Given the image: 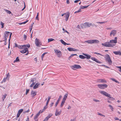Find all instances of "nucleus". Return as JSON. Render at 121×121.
<instances>
[{"label":"nucleus","instance_id":"obj_48","mask_svg":"<svg viewBox=\"0 0 121 121\" xmlns=\"http://www.w3.org/2000/svg\"><path fill=\"white\" fill-rule=\"evenodd\" d=\"M7 78H4L2 82L1 83H2L3 82H5Z\"/></svg>","mask_w":121,"mask_h":121},{"label":"nucleus","instance_id":"obj_31","mask_svg":"<svg viewBox=\"0 0 121 121\" xmlns=\"http://www.w3.org/2000/svg\"><path fill=\"white\" fill-rule=\"evenodd\" d=\"M65 101L63 100H62L61 104L60 105V107H62L64 105L65 103Z\"/></svg>","mask_w":121,"mask_h":121},{"label":"nucleus","instance_id":"obj_64","mask_svg":"<svg viewBox=\"0 0 121 121\" xmlns=\"http://www.w3.org/2000/svg\"><path fill=\"white\" fill-rule=\"evenodd\" d=\"M71 121H76V119L75 118L73 119H71Z\"/></svg>","mask_w":121,"mask_h":121},{"label":"nucleus","instance_id":"obj_35","mask_svg":"<svg viewBox=\"0 0 121 121\" xmlns=\"http://www.w3.org/2000/svg\"><path fill=\"white\" fill-rule=\"evenodd\" d=\"M79 57L80 58L82 59H84L86 58V57L82 55H79Z\"/></svg>","mask_w":121,"mask_h":121},{"label":"nucleus","instance_id":"obj_34","mask_svg":"<svg viewBox=\"0 0 121 121\" xmlns=\"http://www.w3.org/2000/svg\"><path fill=\"white\" fill-rule=\"evenodd\" d=\"M60 41L61 42L62 44H63L64 45H65L66 43L62 39H61Z\"/></svg>","mask_w":121,"mask_h":121},{"label":"nucleus","instance_id":"obj_52","mask_svg":"<svg viewBox=\"0 0 121 121\" xmlns=\"http://www.w3.org/2000/svg\"><path fill=\"white\" fill-rule=\"evenodd\" d=\"M52 114L51 113H50L49 114L48 116H47L49 118H50L52 116Z\"/></svg>","mask_w":121,"mask_h":121},{"label":"nucleus","instance_id":"obj_51","mask_svg":"<svg viewBox=\"0 0 121 121\" xmlns=\"http://www.w3.org/2000/svg\"><path fill=\"white\" fill-rule=\"evenodd\" d=\"M80 9L74 12V13H79V12L81 11Z\"/></svg>","mask_w":121,"mask_h":121},{"label":"nucleus","instance_id":"obj_29","mask_svg":"<svg viewBox=\"0 0 121 121\" xmlns=\"http://www.w3.org/2000/svg\"><path fill=\"white\" fill-rule=\"evenodd\" d=\"M110 79L112 80L115 82L117 83H119V82L117 80H116V79H115L113 78H110Z\"/></svg>","mask_w":121,"mask_h":121},{"label":"nucleus","instance_id":"obj_39","mask_svg":"<svg viewBox=\"0 0 121 121\" xmlns=\"http://www.w3.org/2000/svg\"><path fill=\"white\" fill-rule=\"evenodd\" d=\"M39 15V13L38 12L37 13V15L35 17V19L37 20H39V18H38V16Z\"/></svg>","mask_w":121,"mask_h":121},{"label":"nucleus","instance_id":"obj_10","mask_svg":"<svg viewBox=\"0 0 121 121\" xmlns=\"http://www.w3.org/2000/svg\"><path fill=\"white\" fill-rule=\"evenodd\" d=\"M23 49V50L20 51V52L22 53H25L28 51V49L26 47H25Z\"/></svg>","mask_w":121,"mask_h":121},{"label":"nucleus","instance_id":"obj_30","mask_svg":"<svg viewBox=\"0 0 121 121\" xmlns=\"http://www.w3.org/2000/svg\"><path fill=\"white\" fill-rule=\"evenodd\" d=\"M90 5H89L87 6H81L80 7V9H83L85 8H87V7H88Z\"/></svg>","mask_w":121,"mask_h":121},{"label":"nucleus","instance_id":"obj_61","mask_svg":"<svg viewBox=\"0 0 121 121\" xmlns=\"http://www.w3.org/2000/svg\"><path fill=\"white\" fill-rule=\"evenodd\" d=\"M114 119L115 120H119V119L118 118L116 117H114Z\"/></svg>","mask_w":121,"mask_h":121},{"label":"nucleus","instance_id":"obj_62","mask_svg":"<svg viewBox=\"0 0 121 121\" xmlns=\"http://www.w3.org/2000/svg\"><path fill=\"white\" fill-rule=\"evenodd\" d=\"M24 8L22 9V11L25 8L26 5H25V2H24Z\"/></svg>","mask_w":121,"mask_h":121},{"label":"nucleus","instance_id":"obj_23","mask_svg":"<svg viewBox=\"0 0 121 121\" xmlns=\"http://www.w3.org/2000/svg\"><path fill=\"white\" fill-rule=\"evenodd\" d=\"M82 54L86 56V58L88 59H89L91 58V56L89 55H88L84 53H83Z\"/></svg>","mask_w":121,"mask_h":121},{"label":"nucleus","instance_id":"obj_41","mask_svg":"<svg viewBox=\"0 0 121 121\" xmlns=\"http://www.w3.org/2000/svg\"><path fill=\"white\" fill-rule=\"evenodd\" d=\"M23 109H21L19 110L18 113L20 114L23 112Z\"/></svg>","mask_w":121,"mask_h":121},{"label":"nucleus","instance_id":"obj_59","mask_svg":"<svg viewBox=\"0 0 121 121\" xmlns=\"http://www.w3.org/2000/svg\"><path fill=\"white\" fill-rule=\"evenodd\" d=\"M12 33H10V36H9V42H10V39H11V35H12Z\"/></svg>","mask_w":121,"mask_h":121},{"label":"nucleus","instance_id":"obj_60","mask_svg":"<svg viewBox=\"0 0 121 121\" xmlns=\"http://www.w3.org/2000/svg\"><path fill=\"white\" fill-rule=\"evenodd\" d=\"M49 118L48 117H46L45 118V119L44 120H45L46 121H47L49 119Z\"/></svg>","mask_w":121,"mask_h":121},{"label":"nucleus","instance_id":"obj_25","mask_svg":"<svg viewBox=\"0 0 121 121\" xmlns=\"http://www.w3.org/2000/svg\"><path fill=\"white\" fill-rule=\"evenodd\" d=\"M26 45H19L18 46V48L20 49H23V48H25L24 46H26Z\"/></svg>","mask_w":121,"mask_h":121},{"label":"nucleus","instance_id":"obj_12","mask_svg":"<svg viewBox=\"0 0 121 121\" xmlns=\"http://www.w3.org/2000/svg\"><path fill=\"white\" fill-rule=\"evenodd\" d=\"M97 82H102L106 83L107 81L105 79H98L97 80Z\"/></svg>","mask_w":121,"mask_h":121},{"label":"nucleus","instance_id":"obj_18","mask_svg":"<svg viewBox=\"0 0 121 121\" xmlns=\"http://www.w3.org/2000/svg\"><path fill=\"white\" fill-rule=\"evenodd\" d=\"M40 83H36L35 85L33 86V88L34 89H36L38 87V86L40 85Z\"/></svg>","mask_w":121,"mask_h":121},{"label":"nucleus","instance_id":"obj_20","mask_svg":"<svg viewBox=\"0 0 121 121\" xmlns=\"http://www.w3.org/2000/svg\"><path fill=\"white\" fill-rule=\"evenodd\" d=\"M77 28L81 29V28H83V24H81L80 25H78L76 27Z\"/></svg>","mask_w":121,"mask_h":121},{"label":"nucleus","instance_id":"obj_11","mask_svg":"<svg viewBox=\"0 0 121 121\" xmlns=\"http://www.w3.org/2000/svg\"><path fill=\"white\" fill-rule=\"evenodd\" d=\"M117 31L116 30H112L110 33V35L111 36L112 35L114 36L117 33Z\"/></svg>","mask_w":121,"mask_h":121},{"label":"nucleus","instance_id":"obj_28","mask_svg":"<svg viewBox=\"0 0 121 121\" xmlns=\"http://www.w3.org/2000/svg\"><path fill=\"white\" fill-rule=\"evenodd\" d=\"M7 94H5L4 95H3L2 97V99H3V101L4 99L7 96Z\"/></svg>","mask_w":121,"mask_h":121},{"label":"nucleus","instance_id":"obj_7","mask_svg":"<svg viewBox=\"0 0 121 121\" xmlns=\"http://www.w3.org/2000/svg\"><path fill=\"white\" fill-rule=\"evenodd\" d=\"M55 52L59 57H60L62 56V53L59 50L56 49L54 50Z\"/></svg>","mask_w":121,"mask_h":121},{"label":"nucleus","instance_id":"obj_42","mask_svg":"<svg viewBox=\"0 0 121 121\" xmlns=\"http://www.w3.org/2000/svg\"><path fill=\"white\" fill-rule=\"evenodd\" d=\"M97 114L99 116H103L104 117H105V116H104V115L98 112H97Z\"/></svg>","mask_w":121,"mask_h":121},{"label":"nucleus","instance_id":"obj_56","mask_svg":"<svg viewBox=\"0 0 121 121\" xmlns=\"http://www.w3.org/2000/svg\"><path fill=\"white\" fill-rule=\"evenodd\" d=\"M27 38V36L25 35H24L23 38L25 40H26V39Z\"/></svg>","mask_w":121,"mask_h":121},{"label":"nucleus","instance_id":"obj_40","mask_svg":"<svg viewBox=\"0 0 121 121\" xmlns=\"http://www.w3.org/2000/svg\"><path fill=\"white\" fill-rule=\"evenodd\" d=\"M0 24L2 26L1 28H3L4 27V23H3L1 21Z\"/></svg>","mask_w":121,"mask_h":121},{"label":"nucleus","instance_id":"obj_47","mask_svg":"<svg viewBox=\"0 0 121 121\" xmlns=\"http://www.w3.org/2000/svg\"><path fill=\"white\" fill-rule=\"evenodd\" d=\"M62 97V96L61 95H60L59 97V98L57 100V101H58L59 102V101L60 100L61 98Z\"/></svg>","mask_w":121,"mask_h":121},{"label":"nucleus","instance_id":"obj_49","mask_svg":"<svg viewBox=\"0 0 121 121\" xmlns=\"http://www.w3.org/2000/svg\"><path fill=\"white\" fill-rule=\"evenodd\" d=\"M36 82H33L31 84V85L30 86V87H32L33 86L35 85V83Z\"/></svg>","mask_w":121,"mask_h":121},{"label":"nucleus","instance_id":"obj_9","mask_svg":"<svg viewBox=\"0 0 121 121\" xmlns=\"http://www.w3.org/2000/svg\"><path fill=\"white\" fill-rule=\"evenodd\" d=\"M83 24L84 28L90 27L92 25L91 23H90L88 22H85Z\"/></svg>","mask_w":121,"mask_h":121},{"label":"nucleus","instance_id":"obj_50","mask_svg":"<svg viewBox=\"0 0 121 121\" xmlns=\"http://www.w3.org/2000/svg\"><path fill=\"white\" fill-rule=\"evenodd\" d=\"M34 24V23H33L32 24H31V28L30 29V32H31V30H32V27H33V25Z\"/></svg>","mask_w":121,"mask_h":121},{"label":"nucleus","instance_id":"obj_27","mask_svg":"<svg viewBox=\"0 0 121 121\" xmlns=\"http://www.w3.org/2000/svg\"><path fill=\"white\" fill-rule=\"evenodd\" d=\"M108 107L110 108L111 110L112 111H113V109H114L113 106L110 104H109L108 105Z\"/></svg>","mask_w":121,"mask_h":121},{"label":"nucleus","instance_id":"obj_22","mask_svg":"<svg viewBox=\"0 0 121 121\" xmlns=\"http://www.w3.org/2000/svg\"><path fill=\"white\" fill-rule=\"evenodd\" d=\"M113 53L116 55H121V52L119 51L117 52L114 51L113 52Z\"/></svg>","mask_w":121,"mask_h":121},{"label":"nucleus","instance_id":"obj_16","mask_svg":"<svg viewBox=\"0 0 121 121\" xmlns=\"http://www.w3.org/2000/svg\"><path fill=\"white\" fill-rule=\"evenodd\" d=\"M67 49L69 51H78V50L77 49L70 47L68 48Z\"/></svg>","mask_w":121,"mask_h":121},{"label":"nucleus","instance_id":"obj_63","mask_svg":"<svg viewBox=\"0 0 121 121\" xmlns=\"http://www.w3.org/2000/svg\"><path fill=\"white\" fill-rule=\"evenodd\" d=\"M20 115V114H19V113H18L17 114V117L18 118L19 117Z\"/></svg>","mask_w":121,"mask_h":121},{"label":"nucleus","instance_id":"obj_37","mask_svg":"<svg viewBox=\"0 0 121 121\" xmlns=\"http://www.w3.org/2000/svg\"><path fill=\"white\" fill-rule=\"evenodd\" d=\"M50 98L51 97H50L49 96L48 97V99L46 103V105H48Z\"/></svg>","mask_w":121,"mask_h":121},{"label":"nucleus","instance_id":"obj_36","mask_svg":"<svg viewBox=\"0 0 121 121\" xmlns=\"http://www.w3.org/2000/svg\"><path fill=\"white\" fill-rule=\"evenodd\" d=\"M4 10L6 12L8 13L9 14H10L11 13V12L8 10L6 9H4Z\"/></svg>","mask_w":121,"mask_h":121},{"label":"nucleus","instance_id":"obj_6","mask_svg":"<svg viewBox=\"0 0 121 121\" xmlns=\"http://www.w3.org/2000/svg\"><path fill=\"white\" fill-rule=\"evenodd\" d=\"M99 92L102 95L109 97H110L111 95L104 91H99Z\"/></svg>","mask_w":121,"mask_h":121},{"label":"nucleus","instance_id":"obj_14","mask_svg":"<svg viewBox=\"0 0 121 121\" xmlns=\"http://www.w3.org/2000/svg\"><path fill=\"white\" fill-rule=\"evenodd\" d=\"M117 38L115 37V38L114 40H110L109 42L110 43H117Z\"/></svg>","mask_w":121,"mask_h":121},{"label":"nucleus","instance_id":"obj_15","mask_svg":"<svg viewBox=\"0 0 121 121\" xmlns=\"http://www.w3.org/2000/svg\"><path fill=\"white\" fill-rule=\"evenodd\" d=\"M91 59L93 61H95L97 63H101L102 62L97 60V59L93 57H91Z\"/></svg>","mask_w":121,"mask_h":121},{"label":"nucleus","instance_id":"obj_2","mask_svg":"<svg viewBox=\"0 0 121 121\" xmlns=\"http://www.w3.org/2000/svg\"><path fill=\"white\" fill-rule=\"evenodd\" d=\"M104 58L105 59V60L108 62L109 65H112V62L109 55L108 54H106Z\"/></svg>","mask_w":121,"mask_h":121},{"label":"nucleus","instance_id":"obj_26","mask_svg":"<svg viewBox=\"0 0 121 121\" xmlns=\"http://www.w3.org/2000/svg\"><path fill=\"white\" fill-rule=\"evenodd\" d=\"M36 78H32L31 79L30 81V83H31V82H34L35 81L36 79Z\"/></svg>","mask_w":121,"mask_h":121},{"label":"nucleus","instance_id":"obj_38","mask_svg":"<svg viewBox=\"0 0 121 121\" xmlns=\"http://www.w3.org/2000/svg\"><path fill=\"white\" fill-rule=\"evenodd\" d=\"M19 59L18 57H17L16 60L14 61V63L16 62L19 61Z\"/></svg>","mask_w":121,"mask_h":121},{"label":"nucleus","instance_id":"obj_32","mask_svg":"<svg viewBox=\"0 0 121 121\" xmlns=\"http://www.w3.org/2000/svg\"><path fill=\"white\" fill-rule=\"evenodd\" d=\"M6 34H4L5 37L7 38L8 35V34L9 33V32L8 31H6Z\"/></svg>","mask_w":121,"mask_h":121},{"label":"nucleus","instance_id":"obj_55","mask_svg":"<svg viewBox=\"0 0 121 121\" xmlns=\"http://www.w3.org/2000/svg\"><path fill=\"white\" fill-rule=\"evenodd\" d=\"M117 67L120 69L119 70V71L121 72V66H117Z\"/></svg>","mask_w":121,"mask_h":121},{"label":"nucleus","instance_id":"obj_1","mask_svg":"<svg viewBox=\"0 0 121 121\" xmlns=\"http://www.w3.org/2000/svg\"><path fill=\"white\" fill-rule=\"evenodd\" d=\"M86 43L88 44H92L93 43H99V41L98 40H89L86 41L84 42V43Z\"/></svg>","mask_w":121,"mask_h":121},{"label":"nucleus","instance_id":"obj_21","mask_svg":"<svg viewBox=\"0 0 121 121\" xmlns=\"http://www.w3.org/2000/svg\"><path fill=\"white\" fill-rule=\"evenodd\" d=\"M61 111L58 112L57 109L56 110L55 115L56 116H57L58 115H60L61 113Z\"/></svg>","mask_w":121,"mask_h":121},{"label":"nucleus","instance_id":"obj_43","mask_svg":"<svg viewBox=\"0 0 121 121\" xmlns=\"http://www.w3.org/2000/svg\"><path fill=\"white\" fill-rule=\"evenodd\" d=\"M54 40V39H53L52 38L49 39H48V42H50Z\"/></svg>","mask_w":121,"mask_h":121},{"label":"nucleus","instance_id":"obj_5","mask_svg":"<svg viewBox=\"0 0 121 121\" xmlns=\"http://www.w3.org/2000/svg\"><path fill=\"white\" fill-rule=\"evenodd\" d=\"M102 45L104 46L107 47H112V45L110 43V42H106L104 43H102Z\"/></svg>","mask_w":121,"mask_h":121},{"label":"nucleus","instance_id":"obj_44","mask_svg":"<svg viewBox=\"0 0 121 121\" xmlns=\"http://www.w3.org/2000/svg\"><path fill=\"white\" fill-rule=\"evenodd\" d=\"M93 101L96 102H100V101L99 100L96 99H93Z\"/></svg>","mask_w":121,"mask_h":121},{"label":"nucleus","instance_id":"obj_54","mask_svg":"<svg viewBox=\"0 0 121 121\" xmlns=\"http://www.w3.org/2000/svg\"><path fill=\"white\" fill-rule=\"evenodd\" d=\"M94 53L95 54H97L100 55L102 56H104L102 54H101L100 53H98L97 52H95Z\"/></svg>","mask_w":121,"mask_h":121},{"label":"nucleus","instance_id":"obj_45","mask_svg":"<svg viewBox=\"0 0 121 121\" xmlns=\"http://www.w3.org/2000/svg\"><path fill=\"white\" fill-rule=\"evenodd\" d=\"M28 20H27L25 22H22V23H19V25H22V24H25L26 23H27V22H28Z\"/></svg>","mask_w":121,"mask_h":121},{"label":"nucleus","instance_id":"obj_8","mask_svg":"<svg viewBox=\"0 0 121 121\" xmlns=\"http://www.w3.org/2000/svg\"><path fill=\"white\" fill-rule=\"evenodd\" d=\"M71 68L73 70H75L76 69H80L81 68V67L80 65L76 64L72 66Z\"/></svg>","mask_w":121,"mask_h":121},{"label":"nucleus","instance_id":"obj_19","mask_svg":"<svg viewBox=\"0 0 121 121\" xmlns=\"http://www.w3.org/2000/svg\"><path fill=\"white\" fill-rule=\"evenodd\" d=\"M41 111L40 110V111L36 114L34 118V119L36 120V119L37 118V117L39 116L40 114L41 113Z\"/></svg>","mask_w":121,"mask_h":121},{"label":"nucleus","instance_id":"obj_33","mask_svg":"<svg viewBox=\"0 0 121 121\" xmlns=\"http://www.w3.org/2000/svg\"><path fill=\"white\" fill-rule=\"evenodd\" d=\"M47 105L45 106L43 108V109L41 111V113H42L47 108Z\"/></svg>","mask_w":121,"mask_h":121},{"label":"nucleus","instance_id":"obj_58","mask_svg":"<svg viewBox=\"0 0 121 121\" xmlns=\"http://www.w3.org/2000/svg\"><path fill=\"white\" fill-rule=\"evenodd\" d=\"M59 102H58V101H57L56 102V104H55V107H56L58 105V103H59Z\"/></svg>","mask_w":121,"mask_h":121},{"label":"nucleus","instance_id":"obj_46","mask_svg":"<svg viewBox=\"0 0 121 121\" xmlns=\"http://www.w3.org/2000/svg\"><path fill=\"white\" fill-rule=\"evenodd\" d=\"M47 53H48V52H46L44 53H43V54L42 55V60H43V57L44 56V55L46 54H47Z\"/></svg>","mask_w":121,"mask_h":121},{"label":"nucleus","instance_id":"obj_3","mask_svg":"<svg viewBox=\"0 0 121 121\" xmlns=\"http://www.w3.org/2000/svg\"><path fill=\"white\" fill-rule=\"evenodd\" d=\"M97 86L99 88L101 89H105L108 86V85L105 84H98Z\"/></svg>","mask_w":121,"mask_h":121},{"label":"nucleus","instance_id":"obj_53","mask_svg":"<svg viewBox=\"0 0 121 121\" xmlns=\"http://www.w3.org/2000/svg\"><path fill=\"white\" fill-rule=\"evenodd\" d=\"M26 45V46H24V47H27L28 48H29L30 47V45L29 44H27Z\"/></svg>","mask_w":121,"mask_h":121},{"label":"nucleus","instance_id":"obj_17","mask_svg":"<svg viewBox=\"0 0 121 121\" xmlns=\"http://www.w3.org/2000/svg\"><path fill=\"white\" fill-rule=\"evenodd\" d=\"M70 14V13H69L68 12L66 13V15L64 16V17L65 18V20L66 21H67L68 20Z\"/></svg>","mask_w":121,"mask_h":121},{"label":"nucleus","instance_id":"obj_57","mask_svg":"<svg viewBox=\"0 0 121 121\" xmlns=\"http://www.w3.org/2000/svg\"><path fill=\"white\" fill-rule=\"evenodd\" d=\"M29 89H26V95L29 92Z\"/></svg>","mask_w":121,"mask_h":121},{"label":"nucleus","instance_id":"obj_4","mask_svg":"<svg viewBox=\"0 0 121 121\" xmlns=\"http://www.w3.org/2000/svg\"><path fill=\"white\" fill-rule=\"evenodd\" d=\"M35 43L36 46L37 47H39L41 45H42V43L38 39L36 38L35 39Z\"/></svg>","mask_w":121,"mask_h":121},{"label":"nucleus","instance_id":"obj_24","mask_svg":"<svg viewBox=\"0 0 121 121\" xmlns=\"http://www.w3.org/2000/svg\"><path fill=\"white\" fill-rule=\"evenodd\" d=\"M68 95L67 94H65L62 100L65 101Z\"/></svg>","mask_w":121,"mask_h":121},{"label":"nucleus","instance_id":"obj_13","mask_svg":"<svg viewBox=\"0 0 121 121\" xmlns=\"http://www.w3.org/2000/svg\"><path fill=\"white\" fill-rule=\"evenodd\" d=\"M36 93L37 92L35 91H33V90L31 91V95L32 98H34L36 95Z\"/></svg>","mask_w":121,"mask_h":121}]
</instances>
